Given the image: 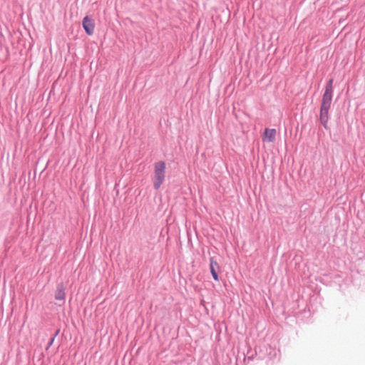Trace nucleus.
<instances>
[{"instance_id":"nucleus-1","label":"nucleus","mask_w":365,"mask_h":365,"mask_svg":"<svg viewBox=\"0 0 365 365\" xmlns=\"http://www.w3.org/2000/svg\"><path fill=\"white\" fill-rule=\"evenodd\" d=\"M332 95L324 93L320 108V121L324 127L327 129L329 120V110L331 107Z\"/></svg>"},{"instance_id":"nucleus-2","label":"nucleus","mask_w":365,"mask_h":365,"mask_svg":"<svg viewBox=\"0 0 365 365\" xmlns=\"http://www.w3.org/2000/svg\"><path fill=\"white\" fill-rule=\"evenodd\" d=\"M154 168L153 185L156 190H158L165 180V163L163 161H159L155 164Z\"/></svg>"},{"instance_id":"nucleus-3","label":"nucleus","mask_w":365,"mask_h":365,"mask_svg":"<svg viewBox=\"0 0 365 365\" xmlns=\"http://www.w3.org/2000/svg\"><path fill=\"white\" fill-rule=\"evenodd\" d=\"M83 27L85 29L86 34L89 36L92 35L94 32L95 24L92 19L88 16H86L83 19Z\"/></svg>"},{"instance_id":"nucleus-4","label":"nucleus","mask_w":365,"mask_h":365,"mask_svg":"<svg viewBox=\"0 0 365 365\" xmlns=\"http://www.w3.org/2000/svg\"><path fill=\"white\" fill-rule=\"evenodd\" d=\"M276 133L275 129L266 128L262 136L263 141L273 142L275 140Z\"/></svg>"},{"instance_id":"nucleus-5","label":"nucleus","mask_w":365,"mask_h":365,"mask_svg":"<svg viewBox=\"0 0 365 365\" xmlns=\"http://www.w3.org/2000/svg\"><path fill=\"white\" fill-rule=\"evenodd\" d=\"M215 267H218L217 262L215 261L212 258L210 259V272L212 275V277L215 281H218V275L215 270Z\"/></svg>"},{"instance_id":"nucleus-6","label":"nucleus","mask_w":365,"mask_h":365,"mask_svg":"<svg viewBox=\"0 0 365 365\" xmlns=\"http://www.w3.org/2000/svg\"><path fill=\"white\" fill-rule=\"evenodd\" d=\"M65 295L66 294L64 292V289L62 287H58L57 290L55 292L56 299L60 300L63 303L65 300Z\"/></svg>"},{"instance_id":"nucleus-7","label":"nucleus","mask_w":365,"mask_h":365,"mask_svg":"<svg viewBox=\"0 0 365 365\" xmlns=\"http://www.w3.org/2000/svg\"><path fill=\"white\" fill-rule=\"evenodd\" d=\"M332 83H333V80L330 79L326 86L324 93L332 95V93H333Z\"/></svg>"},{"instance_id":"nucleus-8","label":"nucleus","mask_w":365,"mask_h":365,"mask_svg":"<svg viewBox=\"0 0 365 365\" xmlns=\"http://www.w3.org/2000/svg\"><path fill=\"white\" fill-rule=\"evenodd\" d=\"M53 341H54V337H53V338L51 339V341H50V342H49V344H48V346H51V345H52V344H53Z\"/></svg>"}]
</instances>
